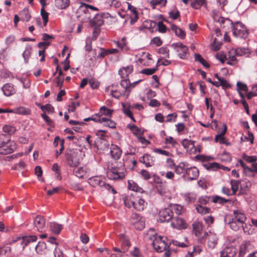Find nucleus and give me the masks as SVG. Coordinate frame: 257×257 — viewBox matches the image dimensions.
Masks as SVG:
<instances>
[{"label": "nucleus", "mask_w": 257, "mask_h": 257, "mask_svg": "<svg viewBox=\"0 0 257 257\" xmlns=\"http://www.w3.org/2000/svg\"><path fill=\"white\" fill-rule=\"evenodd\" d=\"M36 252L40 255H44L45 257H62L58 255L56 256V245L51 244V246H48L44 242H39L35 247Z\"/></svg>", "instance_id": "nucleus-1"}, {"label": "nucleus", "mask_w": 257, "mask_h": 257, "mask_svg": "<svg viewBox=\"0 0 257 257\" xmlns=\"http://www.w3.org/2000/svg\"><path fill=\"white\" fill-rule=\"evenodd\" d=\"M246 217L245 214L241 210H237L233 211V215L229 222L230 228L234 231H238L244 224Z\"/></svg>", "instance_id": "nucleus-2"}, {"label": "nucleus", "mask_w": 257, "mask_h": 257, "mask_svg": "<svg viewBox=\"0 0 257 257\" xmlns=\"http://www.w3.org/2000/svg\"><path fill=\"white\" fill-rule=\"evenodd\" d=\"M126 169L123 163L119 162L109 168L107 175L112 180L122 179L124 178Z\"/></svg>", "instance_id": "nucleus-3"}, {"label": "nucleus", "mask_w": 257, "mask_h": 257, "mask_svg": "<svg viewBox=\"0 0 257 257\" xmlns=\"http://www.w3.org/2000/svg\"><path fill=\"white\" fill-rule=\"evenodd\" d=\"M152 244L154 249L158 252H162L166 250L169 246L168 243L166 242L167 237L165 236H158L156 234L154 235Z\"/></svg>", "instance_id": "nucleus-4"}, {"label": "nucleus", "mask_w": 257, "mask_h": 257, "mask_svg": "<svg viewBox=\"0 0 257 257\" xmlns=\"http://www.w3.org/2000/svg\"><path fill=\"white\" fill-rule=\"evenodd\" d=\"M234 36L236 38H246L248 32L245 26L240 22H236L232 29Z\"/></svg>", "instance_id": "nucleus-5"}, {"label": "nucleus", "mask_w": 257, "mask_h": 257, "mask_svg": "<svg viewBox=\"0 0 257 257\" xmlns=\"http://www.w3.org/2000/svg\"><path fill=\"white\" fill-rule=\"evenodd\" d=\"M193 232L197 237V240L200 243H203L204 239L205 233H207L203 231V225L202 223L195 222L192 224Z\"/></svg>", "instance_id": "nucleus-6"}, {"label": "nucleus", "mask_w": 257, "mask_h": 257, "mask_svg": "<svg viewBox=\"0 0 257 257\" xmlns=\"http://www.w3.org/2000/svg\"><path fill=\"white\" fill-rule=\"evenodd\" d=\"M16 149L15 143L9 140L7 142H3L0 145V154L7 155L12 153Z\"/></svg>", "instance_id": "nucleus-7"}, {"label": "nucleus", "mask_w": 257, "mask_h": 257, "mask_svg": "<svg viewBox=\"0 0 257 257\" xmlns=\"http://www.w3.org/2000/svg\"><path fill=\"white\" fill-rule=\"evenodd\" d=\"M66 160L67 165L70 167H77L80 164L78 158V152L70 151L66 154Z\"/></svg>", "instance_id": "nucleus-8"}, {"label": "nucleus", "mask_w": 257, "mask_h": 257, "mask_svg": "<svg viewBox=\"0 0 257 257\" xmlns=\"http://www.w3.org/2000/svg\"><path fill=\"white\" fill-rule=\"evenodd\" d=\"M172 47L178 53L179 57L185 59L188 53V47L181 42L173 43Z\"/></svg>", "instance_id": "nucleus-9"}, {"label": "nucleus", "mask_w": 257, "mask_h": 257, "mask_svg": "<svg viewBox=\"0 0 257 257\" xmlns=\"http://www.w3.org/2000/svg\"><path fill=\"white\" fill-rule=\"evenodd\" d=\"M173 212L171 211V208L169 206L162 210L160 211L159 213V221L160 222H169L173 218Z\"/></svg>", "instance_id": "nucleus-10"}, {"label": "nucleus", "mask_w": 257, "mask_h": 257, "mask_svg": "<svg viewBox=\"0 0 257 257\" xmlns=\"http://www.w3.org/2000/svg\"><path fill=\"white\" fill-rule=\"evenodd\" d=\"M206 240H207V246L210 249L214 248L217 243L218 238L215 233L209 232L205 233L203 243H205Z\"/></svg>", "instance_id": "nucleus-11"}, {"label": "nucleus", "mask_w": 257, "mask_h": 257, "mask_svg": "<svg viewBox=\"0 0 257 257\" xmlns=\"http://www.w3.org/2000/svg\"><path fill=\"white\" fill-rule=\"evenodd\" d=\"M214 21L219 23L220 27L224 29H228L231 28L232 29L234 23L228 18L224 17H213Z\"/></svg>", "instance_id": "nucleus-12"}, {"label": "nucleus", "mask_w": 257, "mask_h": 257, "mask_svg": "<svg viewBox=\"0 0 257 257\" xmlns=\"http://www.w3.org/2000/svg\"><path fill=\"white\" fill-rule=\"evenodd\" d=\"M199 170L195 167L188 168L183 175L184 178L189 180H196L199 176Z\"/></svg>", "instance_id": "nucleus-13"}, {"label": "nucleus", "mask_w": 257, "mask_h": 257, "mask_svg": "<svg viewBox=\"0 0 257 257\" xmlns=\"http://www.w3.org/2000/svg\"><path fill=\"white\" fill-rule=\"evenodd\" d=\"M104 178L101 176H94L88 179L89 184L93 187L99 186L102 187L104 185Z\"/></svg>", "instance_id": "nucleus-14"}, {"label": "nucleus", "mask_w": 257, "mask_h": 257, "mask_svg": "<svg viewBox=\"0 0 257 257\" xmlns=\"http://www.w3.org/2000/svg\"><path fill=\"white\" fill-rule=\"evenodd\" d=\"M136 200H135L134 204H133V208L137 211H142L146 208L147 203L144 199L136 195Z\"/></svg>", "instance_id": "nucleus-15"}, {"label": "nucleus", "mask_w": 257, "mask_h": 257, "mask_svg": "<svg viewBox=\"0 0 257 257\" xmlns=\"http://www.w3.org/2000/svg\"><path fill=\"white\" fill-rule=\"evenodd\" d=\"M171 226L177 229H181L186 228L187 225L185 221L181 218L177 216L172 218Z\"/></svg>", "instance_id": "nucleus-16"}, {"label": "nucleus", "mask_w": 257, "mask_h": 257, "mask_svg": "<svg viewBox=\"0 0 257 257\" xmlns=\"http://www.w3.org/2000/svg\"><path fill=\"white\" fill-rule=\"evenodd\" d=\"M123 79L121 81L120 85L125 89V90L127 91L128 93L131 91L132 88H134L137 84L142 81L141 80H139L131 83L128 79Z\"/></svg>", "instance_id": "nucleus-17"}, {"label": "nucleus", "mask_w": 257, "mask_h": 257, "mask_svg": "<svg viewBox=\"0 0 257 257\" xmlns=\"http://www.w3.org/2000/svg\"><path fill=\"white\" fill-rule=\"evenodd\" d=\"M139 162L144 164L146 167L148 168L154 165L155 159L150 155L145 154L143 156L140 157Z\"/></svg>", "instance_id": "nucleus-18"}, {"label": "nucleus", "mask_w": 257, "mask_h": 257, "mask_svg": "<svg viewBox=\"0 0 257 257\" xmlns=\"http://www.w3.org/2000/svg\"><path fill=\"white\" fill-rule=\"evenodd\" d=\"M137 194L136 193L131 194H128L125 195L123 196L122 199L124 202V205L128 207L131 208L133 207V204H134V201L136 200V197Z\"/></svg>", "instance_id": "nucleus-19"}, {"label": "nucleus", "mask_w": 257, "mask_h": 257, "mask_svg": "<svg viewBox=\"0 0 257 257\" xmlns=\"http://www.w3.org/2000/svg\"><path fill=\"white\" fill-rule=\"evenodd\" d=\"M34 225L38 231L42 232L45 228V218L42 216H37L34 220Z\"/></svg>", "instance_id": "nucleus-20"}, {"label": "nucleus", "mask_w": 257, "mask_h": 257, "mask_svg": "<svg viewBox=\"0 0 257 257\" xmlns=\"http://www.w3.org/2000/svg\"><path fill=\"white\" fill-rule=\"evenodd\" d=\"M37 239V237L36 235L25 236L23 237H18L16 241H20V243L23 245V248L24 249L29 243L36 241ZM15 241H16V240H15Z\"/></svg>", "instance_id": "nucleus-21"}, {"label": "nucleus", "mask_w": 257, "mask_h": 257, "mask_svg": "<svg viewBox=\"0 0 257 257\" xmlns=\"http://www.w3.org/2000/svg\"><path fill=\"white\" fill-rule=\"evenodd\" d=\"M94 145L98 150H105L109 146L108 142L103 138H97L95 141Z\"/></svg>", "instance_id": "nucleus-22"}, {"label": "nucleus", "mask_w": 257, "mask_h": 257, "mask_svg": "<svg viewBox=\"0 0 257 257\" xmlns=\"http://www.w3.org/2000/svg\"><path fill=\"white\" fill-rule=\"evenodd\" d=\"M110 153L111 158L115 160H117L120 158L122 151L120 148L117 146L112 145L110 148Z\"/></svg>", "instance_id": "nucleus-23"}, {"label": "nucleus", "mask_w": 257, "mask_h": 257, "mask_svg": "<svg viewBox=\"0 0 257 257\" xmlns=\"http://www.w3.org/2000/svg\"><path fill=\"white\" fill-rule=\"evenodd\" d=\"M203 165L207 170H211L213 171H215L218 169L221 168L225 171H230V169L228 168V167H224L223 166L220 165L219 164L215 162L204 164Z\"/></svg>", "instance_id": "nucleus-24"}, {"label": "nucleus", "mask_w": 257, "mask_h": 257, "mask_svg": "<svg viewBox=\"0 0 257 257\" xmlns=\"http://www.w3.org/2000/svg\"><path fill=\"white\" fill-rule=\"evenodd\" d=\"M133 65H128L119 69L118 74L121 78H127L129 74L133 71Z\"/></svg>", "instance_id": "nucleus-25"}, {"label": "nucleus", "mask_w": 257, "mask_h": 257, "mask_svg": "<svg viewBox=\"0 0 257 257\" xmlns=\"http://www.w3.org/2000/svg\"><path fill=\"white\" fill-rule=\"evenodd\" d=\"M171 29L172 30V31L174 32L175 35L180 39L183 40L185 38V32L182 29L178 27L177 26L174 24H172L171 26Z\"/></svg>", "instance_id": "nucleus-26"}, {"label": "nucleus", "mask_w": 257, "mask_h": 257, "mask_svg": "<svg viewBox=\"0 0 257 257\" xmlns=\"http://www.w3.org/2000/svg\"><path fill=\"white\" fill-rule=\"evenodd\" d=\"M4 94L7 96H10L16 92L14 85L10 83H7L2 87Z\"/></svg>", "instance_id": "nucleus-27"}, {"label": "nucleus", "mask_w": 257, "mask_h": 257, "mask_svg": "<svg viewBox=\"0 0 257 257\" xmlns=\"http://www.w3.org/2000/svg\"><path fill=\"white\" fill-rule=\"evenodd\" d=\"M102 17H92L89 19V23L90 26L93 28H99L104 23L103 20L101 19Z\"/></svg>", "instance_id": "nucleus-28"}, {"label": "nucleus", "mask_w": 257, "mask_h": 257, "mask_svg": "<svg viewBox=\"0 0 257 257\" xmlns=\"http://www.w3.org/2000/svg\"><path fill=\"white\" fill-rule=\"evenodd\" d=\"M236 254L235 249L232 247H227L220 252V257H234Z\"/></svg>", "instance_id": "nucleus-29"}, {"label": "nucleus", "mask_w": 257, "mask_h": 257, "mask_svg": "<svg viewBox=\"0 0 257 257\" xmlns=\"http://www.w3.org/2000/svg\"><path fill=\"white\" fill-rule=\"evenodd\" d=\"M133 217H136L137 220L133 221L135 227L138 230H142L145 227V222L140 219V216L137 214H133Z\"/></svg>", "instance_id": "nucleus-30"}, {"label": "nucleus", "mask_w": 257, "mask_h": 257, "mask_svg": "<svg viewBox=\"0 0 257 257\" xmlns=\"http://www.w3.org/2000/svg\"><path fill=\"white\" fill-rule=\"evenodd\" d=\"M122 107L123 112L128 117H130L132 120L135 121V119L133 115L132 112L131 111V105L128 103H122Z\"/></svg>", "instance_id": "nucleus-31"}, {"label": "nucleus", "mask_w": 257, "mask_h": 257, "mask_svg": "<svg viewBox=\"0 0 257 257\" xmlns=\"http://www.w3.org/2000/svg\"><path fill=\"white\" fill-rule=\"evenodd\" d=\"M128 188L135 192L143 193V189L133 180L128 181Z\"/></svg>", "instance_id": "nucleus-32"}, {"label": "nucleus", "mask_w": 257, "mask_h": 257, "mask_svg": "<svg viewBox=\"0 0 257 257\" xmlns=\"http://www.w3.org/2000/svg\"><path fill=\"white\" fill-rule=\"evenodd\" d=\"M62 228V225L56 222H51L50 224V230L55 234H59Z\"/></svg>", "instance_id": "nucleus-33"}, {"label": "nucleus", "mask_w": 257, "mask_h": 257, "mask_svg": "<svg viewBox=\"0 0 257 257\" xmlns=\"http://www.w3.org/2000/svg\"><path fill=\"white\" fill-rule=\"evenodd\" d=\"M188 168V166L185 163L181 162L177 166H175V171L177 174H184L185 173L186 170Z\"/></svg>", "instance_id": "nucleus-34"}, {"label": "nucleus", "mask_w": 257, "mask_h": 257, "mask_svg": "<svg viewBox=\"0 0 257 257\" xmlns=\"http://www.w3.org/2000/svg\"><path fill=\"white\" fill-rule=\"evenodd\" d=\"M227 131V127L225 124H224V128L221 131V132L219 134L215 136V142L219 141V143L221 144H225V138L224 137L225 134L226 133Z\"/></svg>", "instance_id": "nucleus-35"}, {"label": "nucleus", "mask_w": 257, "mask_h": 257, "mask_svg": "<svg viewBox=\"0 0 257 257\" xmlns=\"http://www.w3.org/2000/svg\"><path fill=\"white\" fill-rule=\"evenodd\" d=\"M110 118V117L106 118L100 116V121L99 122L103 123V125L105 126L109 127L110 128H114L115 127V123L114 121H112Z\"/></svg>", "instance_id": "nucleus-36"}, {"label": "nucleus", "mask_w": 257, "mask_h": 257, "mask_svg": "<svg viewBox=\"0 0 257 257\" xmlns=\"http://www.w3.org/2000/svg\"><path fill=\"white\" fill-rule=\"evenodd\" d=\"M166 0H152L151 5L153 9H160L162 7H164L166 4Z\"/></svg>", "instance_id": "nucleus-37"}, {"label": "nucleus", "mask_w": 257, "mask_h": 257, "mask_svg": "<svg viewBox=\"0 0 257 257\" xmlns=\"http://www.w3.org/2000/svg\"><path fill=\"white\" fill-rule=\"evenodd\" d=\"M73 168V174L78 178H82L86 173L85 169L82 167H79L78 166Z\"/></svg>", "instance_id": "nucleus-38"}, {"label": "nucleus", "mask_w": 257, "mask_h": 257, "mask_svg": "<svg viewBox=\"0 0 257 257\" xmlns=\"http://www.w3.org/2000/svg\"><path fill=\"white\" fill-rule=\"evenodd\" d=\"M69 0H55L56 7L61 9H66L69 6Z\"/></svg>", "instance_id": "nucleus-39"}, {"label": "nucleus", "mask_w": 257, "mask_h": 257, "mask_svg": "<svg viewBox=\"0 0 257 257\" xmlns=\"http://www.w3.org/2000/svg\"><path fill=\"white\" fill-rule=\"evenodd\" d=\"M113 110L108 108L106 107L103 106H101L100 108L99 113H101V115H99L98 116H101L102 117L103 115L108 116L109 117H111L112 113L113 112Z\"/></svg>", "instance_id": "nucleus-40"}, {"label": "nucleus", "mask_w": 257, "mask_h": 257, "mask_svg": "<svg viewBox=\"0 0 257 257\" xmlns=\"http://www.w3.org/2000/svg\"><path fill=\"white\" fill-rule=\"evenodd\" d=\"M48 21V17H37L35 19L36 24L40 27L46 26Z\"/></svg>", "instance_id": "nucleus-41"}, {"label": "nucleus", "mask_w": 257, "mask_h": 257, "mask_svg": "<svg viewBox=\"0 0 257 257\" xmlns=\"http://www.w3.org/2000/svg\"><path fill=\"white\" fill-rule=\"evenodd\" d=\"M15 113L19 114L28 115L30 113V110L24 106H20L15 109Z\"/></svg>", "instance_id": "nucleus-42"}, {"label": "nucleus", "mask_w": 257, "mask_h": 257, "mask_svg": "<svg viewBox=\"0 0 257 257\" xmlns=\"http://www.w3.org/2000/svg\"><path fill=\"white\" fill-rule=\"evenodd\" d=\"M196 209L197 211L202 214H206L209 213L210 211V209L206 206H203L201 204H198L196 206Z\"/></svg>", "instance_id": "nucleus-43"}, {"label": "nucleus", "mask_w": 257, "mask_h": 257, "mask_svg": "<svg viewBox=\"0 0 257 257\" xmlns=\"http://www.w3.org/2000/svg\"><path fill=\"white\" fill-rule=\"evenodd\" d=\"M169 207L171 208V211L173 212L174 211L177 215L181 214L183 209V207L179 204H171Z\"/></svg>", "instance_id": "nucleus-44"}, {"label": "nucleus", "mask_w": 257, "mask_h": 257, "mask_svg": "<svg viewBox=\"0 0 257 257\" xmlns=\"http://www.w3.org/2000/svg\"><path fill=\"white\" fill-rule=\"evenodd\" d=\"M156 23L153 21L145 20L143 23V27L145 28L151 30L155 27Z\"/></svg>", "instance_id": "nucleus-45"}, {"label": "nucleus", "mask_w": 257, "mask_h": 257, "mask_svg": "<svg viewBox=\"0 0 257 257\" xmlns=\"http://www.w3.org/2000/svg\"><path fill=\"white\" fill-rule=\"evenodd\" d=\"M240 183V181L238 180H233L231 181L230 185L232 194H235L237 191Z\"/></svg>", "instance_id": "nucleus-46"}, {"label": "nucleus", "mask_w": 257, "mask_h": 257, "mask_svg": "<svg viewBox=\"0 0 257 257\" xmlns=\"http://www.w3.org/2000/svg\"><path fill=\"white\" fill-rule=\"evenodd\" d=\"M194 143V141L184 139L182 141L181 144L185 149H192L195 147Z\"/></svg>", "instance_id": "nucleus-47"}, {"label": "nucleus", "mask_w": 257, "mask_h": 257, "mask_svg": "<svg viewBox=\"0 0 257 257\" xmlns=\"http://www.w3.org/2000/svg\"><path fill=\"white\" fill-rule=\"evenodd\" d=\"M195 60L196 61L199 62L202 65L206 68H209V65L206 62V61L202 58V57L199 54H195Z\"/></svg>", "instance_id": "nucleus-48"}, {"label": "nucleus", "mask_w": 257, "mask_h": 257, "mask_svg": "<svg viewBox=\"0 0 257 257\" xmlns=\"http://www.w3.org/2000/svg\"><path fill=\"white\" fill-rule=\"evenodd\" d=\"M212 201L214 203H218L219 204L223 205L226 203L227 202L230 201V200L221 197L219 196H215L213 197Z\"/></svg>", "instance_id": "nucleus-49"}, {"label": "nucleus", "mask_w": 257, "mask_h": 257, "mask_svg": "<svg viewBox=\"0 0 257 257\" xmlns=\"http://www.w3.org/2000/svg\"><path fill=\"white\" fill-rule=\"evenodd\" d=\"M32 48L30 46H28L26 47L25 50L23 53V56L25 59L26 63H28L29 58L31 54Z\"/></svg>", "instance_id": "nucleus-50"}, {"label": "nucleus", "mask_w": 257, "mask_h": 257, "mask_svg": "<svg viewBox=\"0 0 257 257\" xmlns=\"http://www.w3.org/2000/svg\"><path fill=\"white\" fill-rule=\"evenodd\" d=\"M88 9H90L92 11H98V8L85 3H82L80 7V9L83 11L85 13V11L87 10Z\"/></svg>", "instance_id": "nucleus-51"}, {"label": "nucleus", "mask_w": 257, "mask_h": 257, "mask_svg": "<svg viewBox=\"0 0 257 257\" xmlns=\"http://www.w3.org/2000/svg\"><path fill=\"white\" fill-rule=\"evenodd\" d=\"M236 86H237V91H244L246 92H247V91H248V87H247V85L241 82H239V81L237 82V83L236 84Z\"/></svg>", "instance_id": "nucleus-52"}, {"label": "nucleus", "mask_w": 257, "mask_h": 257, "mask_svg": "<svg viewBox=\"0 0 257 257\" xmlns=\"http://www.w3.org/2000/svg\"><path fill=\"white\" fill-rule=\"evenodd\" d=\"M41 109L42 111H47L48 113H52L54 110V107L50 104H47L45 105L41 106Z\"/></svg>", "instance_id": "nucleus-53"}, {"label": "nucleus", "mask_w": 257, "mask_h": 257, "mask_svg": "<svg viewBox=\"0 0 257 257\" xmlns=\"http://www.w3.org/2000/svg\"><path fill=\"white\" fill-rule=\"evenodd\" d=\"M3 131L5 133L12 134L15 132L16 128L15 127L11 125H5L3 127Z\"/></svg>", "instance_id": "nucleus-54"}, {"label": "nucleus", "mask_w": 257, "mask_h": 257, "mask_svg": "<svg viewBox=\"0 0 257 257\" xmlns=\"http://www.w3.org/2000/svg\"><path fill=\"white\" fill-rule=\"evenodd\" d=\"M41 115L48 125L50 126H53L54 125L53 121L45 113H42Z\"/></svg>", "instance_id": "nucleus-55"}, {"label": "nucleus", "mask_w": 257, "mask_h": 257, "mask_svg": "<svg viewBox=\"0 0 257 257\" xmlns=\"http://www.w3.org/2000/svg\"><path fill=\"white\" fill-rule=\"evenodd\" d=\"M204 4L201 0H194L191 2V5L192 8L195 9H199Z\"/></svg>", "instance_id": "nucleus-56"}, {"label": "nucleus", "mask_w": 257, "mask_h": 257, "mask_svg": "<svg viewBox=\"0 0 257 257\" xmlns=\"http://www.w3.org/2000/svg\"><path fill=\"white\" fill-rule=\"evenodd\" d=\"M158 192L162 195L165 194L166 192V188L165 185L162 183L161 185H155Z\"/></svg>", "instance_id": "nucleus-57"}, {"label": "nucleus", "mask_w": 257, "mask_h": 257, "mask_svg": "<svg viewBox=\"0 0 257 257\" xmlns=\"http://www.w3.org/2000/svg\"><path fill=\"white\" fill-rule=\"evenodd\" d=\"M157 70V68H146V69L142 70L141 71V73L142 74L149 75H152V74H154Z\"/></svg>", "instance_id": "nucleus-58"}, {"label": "nucleus", "mask_w": 257, "mask_h": 257, "mask_svg": "<svg viewBox=\"0 0 257 257\" xmlns=\"http://www.w3.org/2000/svg\"><path fill=\"white\" fill-rule=\"evenodd\" d=\"M210 200V198L207 196H203L200 197L198 199V202L199 203V204H201V205H206L207 204Z\"/></svg>", "instance_id": "nucleus-59"}, {"label": "nucleus", "mask_w": 257, "mask_h": 257, "mask_svg": "<svg viewBox=\"0 0 257 257\" xmlns=\"http://www.w3.org/2000/svg\"><path fill=\"white\" fill-rule=\"evenodd\" d=\"M141 177L146 180H148L151 178V176L150 173L146 170L143 169L140 172Z\"/></svg>", "instance_id": "nucleus-60"}, {"label": "nucleus", "mask_w": 257, "mask_h": 257, "mask_svg": "<svg viewBox=\"0 0 257 257\" xmlns=\"http://www.w3.org/2000/svg\"><path fill=\"white\" fill-rule=\"evenodd\" d=\"M219 85L224 90L230 88L231 85L228 83L223 78L219 81Z\"/></svg>", "instance_id": "nucleus-61"}, {"label": "nucleus", "mask_w": 257, "mask_h": 257, "mask_svg": "<svg viewBox=\"0 0 257 257\" xmlns=\"http://www.w3.org/2000/svg\"><path fill=\"white\" fill-rule=\"evenodd\" d=\"M121 241L122 247L123 248V249H126V251L131 245L130 241L127 238L124 237L122 239Z\"/></svg>", "instance_id": "nucleus-62"}, {"label": "nucleus", "mask_w": 257, "mask_h": 257, "mask_svg": "<svg viewBox=\"0 0 257 257\" xmlns=\"http://www.w3.org/2000/svg\"><path fill=\"white\" fill-rule=\"evenodd\" d=\"M109 51H107V50L104 49V48L100 49V52L98 53L97 56V59H102L105 56L108 55Z\"/></svg>", "instance_id": "nucleus-63"}, {"label": "nucleus", "mask_w": 257, "mask_h": 257, "mask_svg": "<svg viewBox=\"0 0 257 257\" xmlns=\"http://www.w3.org/2000/svg\"><path fill=\"white\" fill-rule=\"evenodd\" d=\"M243 158L248 163L255 162L257 160V156H249L247 155H244Z\"/></svg>", "instance_id": "nucleus-64"}]
</instances>
